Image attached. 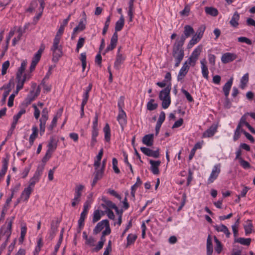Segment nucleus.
Here are the masks:
<instances>
[{
  "mask_svg": "<svg viewBox=\"0 0 255 255\" xmlns=\"http://www.w3.org/2000/svg\"><path fill=\"white\" fill-rule=\"evenodd\" d=\"M134 1V0H130L128 2V14L129 16V21L130 22L132 21L133 13L134 12V8L133 5Z\"/></svg>",
  "mask_w": 255,
  "mask_h": 255,
  "instance_id": "nucleus-28",
  "label": "nucleus"
},
{
  "mask_svg": "<svg viewBox=\"0 0 255 255\" xmlns=\"http://www.w3.org/2000/svg\"><path fill=\"white\" fill-rule=\"evenodd\" d=\"M105 140L109 142L111 139V129L108 124H106L103 128Z\"/></svg>",
  "mask_w": 255,
  "mask_h": 255,
  "instance_id": "nucleus-35",
  "label": "nucleus"
},
{
  "mask_svg": "<svg viewBox=\"0 0 255 255\" xmlns=\"http://www.w3.org/2000/svg\"><path fill=\"white\" fill-rule=\"evenodd\" d=\"M221 172V164H217L215 165L212 170L211 173L208 179L207 183L211 184L213 183L218 177Z\"/></svg>",
  "mask_w": 255,
  "mask_h": 255,
  "instance_id": "nucleus-7",
  "label": "nucleus"
},
{
  "mask_svg": "<svg viewBox=\"0 0 255 255\" xmlns=\"http://www.w3.org/2000/svg\"><path fill=\"white\" fill-rule=\"evenodd\" d=\"M126 59V56L121 53H117L116 60L114 63V68L119 70L120 68L121 64Z\"/></svg>",
  "mask_w": 255,
  "mask_h": 255,
  "instance_id": "nucleus-14",
  "label": "nucleus"
},
{
  "mask_svg": "<svg viewBox=\"0 0 255 255\" xmlns=\"http://www.w3.org/2000/svg\"><path fill=\"white\" fill-rule=\"evenodd\" d=\"M9 61L7 60L5 61L2 65V69H1V75H4L6 73L7 69L8 68L9 66Z\"/></svg>",
  "mask_w": 255,
  "mask_h": 255,
  "instance_id": "nucleus-51",
  "label": "nucleus"
},
{
  "mask_svg": "<svg viewBox=\"0 0 255 255\" xmlns=\"http://www.w3.org/2000/svg\"><path fill=\"white\" fill-rule=\"evenodd\" d=\"M32 133L30 134L29 142L30 146L33 144L34 141L38 136V128L36 126H33L32 128Z\"/></svg>",
  "mask_w": 255,
  "mask_h": 255,
  "instance_id": "nucleus-30",
  "label": "nucleus"
},
{
  "mask_svg": "<svg viewBox=\"0 0 255 255\" xmlns=\"http://www.w3.org/2000/svg\"><path fill=\"white\" fill-rule=\"evenodd\" d=\"M118 38V34L117 32H114L110 41V44L107 46L106 52H108L109 51L113 50L117 45Z\"/></svg>",
  "mask_w": 255,
  "mask_h": 255,
  "instance_id": "nucleus-15",
  "label": "nucleus"
},
{
  "mask_svg": "<svg viewBox=\"0 0 255 255\" xmlns=\"http://www.w3.org/2000/svg\"><path fill=\"white\" fill-rule=\"evenodd\" d=\"M84 188V186L81 184L77 185L76 186L75 188L74 197L72 199L71 202V205L72 207L76 206L80 203L82 191Z\"/></svg>",
  "mask_w": 255,
  "mask_h": 255,
  "instance_id": "nucleus-6",
  "label": "nucleus"
},
{
  "mask_svg": "<svg viewBox=\"0 0 255 255\" xmlns=\"http://www.w3.org/2000/svg\"><path fill=\"white\" fill-rule=\"evenodd\" d=\"M201 72L203 77L206 80L209 79V71L207 65V61L205 58L202 59L200 61Z\"/></svg>",
  "mask_w": 255,
  "mask_h": 255,
  "instance_id": "nucleus-13",
  "label": "nucleus"
},
{
  "mask_svg": "<svg viewBox=\"0 0 255 255\" xmlns=\"http://www.w3.org/2000/svg\"><path fill=\"white\" fill-rule=\"evenodd\" d=\"M10 84L9 83L6 87H5L4 86L1 88V89H3V88H5V89H7V91H5L3 94V97H2V102H5V100H6V99L7 97V96L9 95V92L10 91Z\"/></svg>",
  "mask_w": 255,
  "mask_h": 255,
  "instance_id": "nucleus-48",
  "label": "nucleus"
},
{
  "mask_svg": "<svg viewBox=\"0 0 255 255\" xmlns=\"http://www.w3.org/2000/svg\"><path fill=\"white\" fill-rule=\"evenodd\" d=\"M8 162L6 160H4L3 161L2 167L0 171V178L2 177L5 174L7 169Z\"/></svg>",
  "mask_w": 255,
  "mask_h": 255,
  "instance_id": "nucleus-45",
  "label": "nucleus"
},
{
  "mask_svg": "<svg viewBox=\"0 0 255 255\" xmlns=\"http://www.w3.org/2000/svg\"><path fill=\"white\" fill-rule=\"evenodd\" d=\"M126 118V114L124 110H121V111H119L117 117V120L119 122V123L121 125L122 128H124V126L127 124Z\"/></svg>",
  "mask_w": 255,
  "mask_h": 255,
  "instance_id": "nucleus-18",
  "label": "nucleus"
},
{
  "mask_svg": "<svg viewBox=\"0 0 255 255\" xmlns=\"http://www.w3.org/2000/svg\"><path fill=\"white\" fill-rule=\"evenodd\" d=\"M33 190V188L29 186H28L27 188H25L24 190L22 191L20 198L23 200L24 201H26L29 199L30 195Z\"/></svg>",
  "mask_w": 255,
  "mask_h": 255,
  "instance_id": "nucleus-27",
  "label": "nucleus"
},
{
  "mask_svg": "<svg viewBox=\"0 0 255 255\" xmlns=\"http://www.w3.org/2000/svg\"><path fill=\"white\" fill-rule=\"evenodd\" d=\"M238 40L240 42L246 43L249 45H251L252 43V41L246 37H240L238 38Z\"/></svg>",
  "mask_w": 255,
  "mask_h": 255,
  "instance_id": "nucleus-58",
  "label": "nucleus"
},
{
  "mask_svg": "<svg viewBox=\"0 0 255 255\" xmlns=\"http://www.w3.org/2000/svg\"><path fill=\"white\" fill-rule=\"evenodd\" d=\"M108 220H104L99 222L93 230L94 234H97L100 233L106 225H108Z\"/></svg>",
  "mask_w": 255,
  "mask_h": 255,
  "instance_id": "nucleus-19",
  "label": "nucleus"
},
{
  "mask_svg": "<svg viewBox=\"0 0 255 255\" xmlns=\"http://www.w3.org/2000/svg\"><path fill=\"white\" fill-rule=\"evenodd\" d=\"M30 78V76L29 74H24L23 75L19 73H16V80L18 90H21L23 88V84L26 80H28Z\"/></svg>",
  "mask_w": 255,
  "mask_h": 255,
  "instance_id": "nucleus-9",
  "label": "nucleus"
},
{
  "mask_svg": "<svg viewBox=\"0 0 255 255\" xmlns=\"http://www.w3.org/2000/svg\"><path fill=\"white\" fill-rule=\"evenodd\" d=\"M47 121V119H41V118L39 120V122H40V125H39L40 134L41 135H42L45 131V125H46Z\"/></svg>",
  "mask_w": 255,
  "mask_h": 255,
  "instance_id": "nucleus-43",
  "label": "nucleus"
},
{
  "mask_svg": "<svg viewBox=\"0 0 255 255\" xmlns=\"http://www.w3.org/2000/svg\"><path fill=\"white\" fill-rule=\"evenodd\" d=\"M51 154L52 152H50L49 151L47 150L45 155L42 159V163L41 164H44V166L45 165L46 162L50 158L51 156Z\"/></svg>",
  "mask_w": 255,
  "mask_h": 255,
  "instance_id": "nucleus-57",
  "label": "nucleus"
},
{
  "mask_svg": "<svg viewBox=\"0 0 255 255\" xmlns=\"http://www.w3.org/2000/svg\"><path fill=\"white\" fill-rule=\"evenodd\" d=\"M41 56V55L36 53L34 54L33 57L32 58L30 67V71H32L35 69L37 64L38 63L40 59Z\"/></svg>",
  "mask_w": 255,
  "mask_h": 255,
  "instance_id": "nucleus-31",
  "label": "nucleus"
},
{
  "mask_svg": "<svg viewBox=\"0 0 255 255\" xmlns=\"http://www.w3.org/2000/svg\"><path fill=\"white\" fill-rule=\"evenodd\" d=\"M217 126L216 125H212L208 129H207L202 135V137H210L213 136L217 132Z\"/></svg>",
  "mask_w": 255,
  "mask_h": 255,
  "instance_id": "nucleus-17",
  "label": "nucleus"
},
{
  "mask_svg": "<svg viewBox=\"0 0 255 255\" xmlns=\"http://www.w3.org/2000/svg\"><path fill=\"white\" fill-rule=\"evenodd\" d=\"M13 219L14 217H12L9 221H8V219H7L6 222L7 224L3 225L0 230L1 236L2 237H5L6 241L8 240L11 234V226Z\"/></svg>",
  "mask_w": 255,
  "mask_h": 255,
  "instance_id": "nucleus-4",
  "label": "nucleus"
},
{
  "mask_svg": "<svg viewBox=\"0 0 255 255\" xmlns=\"http://www.w3.org/2000/svg\"><path fill=\"white\" fill-rule=\"evenodd\" d=\"M110 21H111V18H110V16H108L107 18V20L105 22V26L103 28V32H102V34L103 35H105L107 30H108V27L109 26V25H110Z\"/></svg>",
  "mask_w": 255,
  "mask_h": 255,
  "instance_id": "nucleus-54",
  "label": "nucleus"
},
{
  "mask_svg": "<svg viewBox=\"0 0 255 255\" xmlns=\"http://www.w3.org/2000/svg\"><path fill=\"white\" fill-rule=\"evenodd\" d=\"M240 163L241 165L245 169H248L250 167V163L243 158L240 159Z\"/></svg>",
  "mask_w": 255,
  "mask_h": 255,
  "instance_id": "nucleus-62",
  "label": "nucleus"
},
{
  "mask_svg": "<svg viewBox=\"0 0 255 255\" xmlns=\"http://www.w3.org/2000/svg\"><path fill=\"white\" fill-rule=\"evenodd\" d=\"M57 146V140L53 136L51 137L48 144L47 151L52 153L56 149Z\"/></svg>",
  "mask_w": 255,
  "mask_h": 255,
  "instance_id": "nucleus-25",
  "label": "nucleus"
},
{
  "mask_svg": "<svg viewBox=\"0 0 255 255\" xmlns=\"http://www.w3.org/2000/svg\"><path fill=\"white\" fill-rule=\"evenodd\" d=\"M205 29V27H203V26L200 27L198 29V30L196 32V33L195 35L197 36V37H200V38H202V37L203 35V34H204Z\"/></svg>",
  "mask_w": 255,
  "mask_h": 255,
  "instance_id": "nucleus-60",
  "label": "nucleus"
},
{
  "mask_svg": "<svg viewBox=\"0 0 255 255\" xmlns=\"http://www.w3.org/2000/svg\"><path fill=\"white\" fill-rule=\"evenodd\" d=\"M26 64H27L26 61H23L21 62V66L19 68L18 70L17 73H20V74L23 75V73L24 72V70L25 69V67H26Z\"/></svg>",
  "mask_w": 255,
  "mask_h": 255,
  "instance_id": "nucleus-59",
  "label": "nucleus"
},
{
  "mask_svg": "<svg viewBox=\"0 0 255 255\" xmlns=\"http://www.w3.org/2000/svg\"><path fill=\"white\" fill-rule=\"evenodd\" d=\"M44 169V164H40L37 166L33 176L29 180L28 186L33 188L35 183L39 181Z\"/></svg>",
  "mask_w": 255,
  "mask_h": 255,
  "instance_id": "nucleus-3",
  "label": "nucleus"
},
{
  "mask_svg": "<svg viewBox=\"0 0 255 255\" xmlns=\"http://www.w3.org/2000/svg\"><path fill=\"white\" fill-rule=\"evenodd\" d=\"M249 81V74L247 73L242 77L240 81V87L242 89H244L247 85Z\"/></svg>",
  "mask_w": 255,
  "mask_h": 255,
  "instance_id": "nucleus-34",
  "label": "nucleus"
},
{
  "mask_svg": "<svg viewBox=\"0 0 255 255\" xmlns=\"http://www.w3.org/2000/svg\"><path fill=\"white\" fill-rule=\"evenodd\" d=\"M235 242L245 246H249L251 244V239L250 238H239L235 240Z\"/></svg>",
  "mask_w": 255,
  "mask_h": 255,
  "instance_id": "nucleus-40",
  "label": "nucleus"
},
{
  "mask_svg": "<svg viewBox=\"0 0 255 255\" xmlns=\"http://www.w3.org/2000/svg\"><path fill=\"white\" fill-rule=\"evenodd\" d=\"M58 225L59 222L58 221H52L51 222V228L49 231V238L51 239V240L53 239L55 236V235L57 231Z\"/></svg>",
  "mask_w": 255,
  "mask_h": 255,
  "instance_id": "nucleus-26",
  "label": "nucleus"
},
{
  "mask_svg": "<svg viewBox=\"0 0 255 255\" xmlns=\"http://www.w3.org/2000/svg\"><path fill=\"white\" fill-rule=\"evenodd\" d=\"M237 58L236 54L227 52L223 54L221 57V61L224 64L228 63L233 61Z\"/></svg>",
  "mask_w": 255,
  "mask_h": 255,
  "instance_id": "nucleus-10",
  "label": "nucleus"
},
{
  "mask_svg": "<svg viewBox=\"0 0 255 255\" xmlns=\"http://www.w3.org/2000/svg\"><path fill=\"white\" fill-rule=\"evenodd\" d=\"M140 150L146 155L148 156L157 158L159 156V149L156 150H152L145 147H140Z\"/></svg>",
  "mask_w": 255,
  "mask_h": 255,
  "instance_id": "nucleus-12",
  "label": "nucleus"
},
{
  "mask_svg": "<svg viewBox=\"0 0 255 255\" xmlns=\"http://www.w3.org/2000/svg\"><path fill=\"white\" fill-rule=\"evenodd\" d=\"M239 19L240 15L238 12L236 11L234 13L230 21L231 25L234 27H237L239 25L238 21L239 20Z\"/></svg>",
  "mask_w": 255,
  "mask_h": 255,
  "instance_id": "nucleus-33",
  "label": "nucleus"
},
{
  "mask_svg": "<svg viewBox=\"0 0 255 255\" xmlns=\"http://www.w3.org/2000/svg\"><path fill=\"white\" fill-rule=\"evenodd\" d=\"M101 218V216L100 211L98 210L95 211L93 213V222H97L100 220Z\"/></svg>",
  "mask_w": 255,
  "mask_h": 255,
  "instance_id": "nucleus-49",
  "label": "nucleus"
},
{
  "mask_svg": "<svg viewBox=\"0 0 255 255\" xmlns=\"http://www.w3.org/2000/svg\"><path fill=\"white\" fill-rule=\"evenodd\" d=\"M171 87L167 86L162 90H161L159 95V98L161 99H168L170 98L169 94L170 92Z\"/></svg>",
  "mask_w": 255,
  "mask_h": 255,
  "instance_id": "nucleus-29",
  "label": "nucleus"
},
{
  "mask_svg": "<svg viewBox=\"0 0 255 255\" xmlns=\"http://www.w3.org/2000/svg\"><path fill=\"white\" fill-rule=\"evenodd\" d=\"M149 163L151 164L150 170L154 175L158 174L159 173L158 167L159 166L161 162L159 160L154 161L150 160Z\"/></svg>",
  "mask_w": 255,
  "mask_h": 255,
  "instance_id": "nucleus-21",
  "label": "nucleus"
},
{
  "mask_svg": "<svg viewBox=\"0 0 255 255\" xmlns=\"http://www.w3.org/2000/svg\"><path fill=\"white\" fill-rule=\"evenodd\" d=\"M202 45H200L198 46L192 52L191 55L186 61L189 63V64L194 67L197 61L199 56H200L202 50Z\"/></svg>",
  "mask_w": 255,
  "mask_h": 255,
  "instance_id": "nucleus-5",
  "label": "nucleus"
},
{
  "mask_svg": "<svg viewBox=\"0 0 255 255\" xmlns=\"http://www.w3.org/2000/svg\"><path fill=\"white\" fill-rule=\"evenodd\" d=\"M153 134H148L144 135L142 139V143L148 146H151L153 143Z\"/></svg>",
  "mask_w": 255,
  "mask_h": 255,
  "instance_id": "nucleus-24",
  "label": "nucleus"
},
{
  "mask_svg": "<svg viewBox=\"0 0 255 255\" xmlns=\"http://www.w3.org/2000/svg\"><path fill=\"white\" fill-rule=\"evenodd\" d=\"M95 170L94 176L101 179L103 176L105 169H104L103 168H101L100 169Z\"/></svg>",
  "mask_w": 255,
  "mask_h": 255,
  "instance_id": "nucleus-52",
  "label": "nucleus"
},
{
  "mask_svg": "<svg viewBox=\"0 0 255 255\" xmlns=\"http://www.w3.org/2000/svg\"><path fill=\"white\" fill-rule=\"evenodd\" d=\"M214 241L216 243V247L215 250L218 254H220L222 250V244L216 237H214Z\"/></svg>",
  "mask_w": 255,
  "mask_h": 255,
  "instance_id": "nucleus-46",
  "label": "nucleus"
},
{
  "mask_svg": "<svg viewBox=\"0 0 255 255\" xmlns=\"http://www.w3.org/2000/svg\"><path fill=\"white\" fill-rule=\"evenodd\" d=\"M184 44L176 41L173 46L172 56L175 59V67L179 66L181 61L183 60L184 56V50L182 46Z\"/></svg>",
  "mask_w": 255,
  "mask_h": 255,
  "instance_id": "nucleus-2",
  "label": "nucleus"
},
{
  "mask_svg": "<svg viewBox=\"0 0 255 255\" xmlns=\"http://www.w3.org/2000/svg\"><path fill=\"white\" fill-rule=\"evenodd\" d=\"M200 37H197L196 35H193L192 39L190 40L188 45V47L189 48L192 47L193 45H194L195 44L198 43L201 39Z\"/></svg>",
  "mask_w": 255,
  "mask_h": 255,
  "instance_id": "nucleus-44",
  "label": "nucleus"
},
{
  "mask_svg": "<svg viewBox=\"0 0 255 255\" xmlns=\"http://www.w3.org/2000/svg\"><path fill=\"white\" fill-rule=\"evenodd\" d=\"M103 201L105 204V206H107V209H115L118 210V207L115 204L113 203L112 201L107 200L105 198H103Z\"/></svg>",
  "mask_w": 255,
  "mask_h": 255,
  "instance_id": "nucleus-37",
  "label": "nucleus"
},
{
  "mask_svg": "<svg viewBox=\"0 0 255 255\" xmlns=\"http://www.w3.org/2000/svg\"><path fill=\"white\" fill-rule=\"evenodd\" d=\"M65 27L63 26H60L57 33L53 39L52 46L50 50L52 52L53 57L52 60L55 63H57L59 58L62 56V46L59 44L61 36L63 33Z\"/></svg>",
  "mask_w": 255,
  "mask_h": 255,
  "instance_id": "nucleus-1",
  "label": "nucleus"
},
{
  "mask_svg": "<svg viewBox=\"0 0 255 255\" xmlns=\"http://www.w3.org/2000/svg\"><path fill=\"white\" fill-rule=\"evenodd\" d=\"M85 28V24L83 21H80L78 25L74 28V33L81 31Z\"/></svg>",
  "mask_w": 255,
  "mask_h": 255,
  "instance_id": "nucleus-47",
  "label": "nucleus"
},
{
  "mask_svg": "<svg viewBox=\"0 0 255 255\" xmlns=\"http://www.w3.org/2000/svg\"><path fill=\"white\" fill-rule=\"evenodd\" d=\"M37 96V94L34 93L33 91L30 92V94L27 95L25 99L26 104H30V103L33 101Z\"/></svg>",
  "mask_w": 255,
  "mask_h": 255,
  "instance_id": "nucleus-42",
  "label": "nucleus"
},
{
  "mask_svg": "<svg viewBox=\"0 0 255 255\" xmlns=\"http://www.w3.org/2000/svg\"><path fill=\"white\" fill-rule=\"evenodd\" d=\"M252 228L253 225L251 223H249L244 226V229L246 235H248L252 233Z\"/></svg>",
  "mask_w": 255,
  "mask_h": 255,
  "instance_id": "nucleus-56",
  "label": "nucleus"
},
{
  "mask_svg": "<svg viewBox=\"0 0 255 255\" xmlns=\"http://www.w3.org/2000/svg\"><path fill=\"white\" fill-rule=\"evenodd\" d=\"M190 64L187 61H185V63L183 64L182 67L180 69L178 76H177V80L178 81L182 80L187 74L188 73L189 68H190Z\"/></svg>",
  "mask_w": 255,
  "mask_h": 255,
  "instance_id": "nucleus-11",
  "label": "nucleus"
},
{
  "mask_svg": "<svg viewBox=\"0 0 255 255\" xmlns=\"http://www.w3.org/2000/svg\"><path fill=\"white\" fill-rule=\"evenodd\" d=\"M25 109L24 108H21L20 111L18 112L17 115H15L13 117V122L11 124V129L14 130L15 128L16 125L17 123L18 120L20 118L22 115L25 113Z\"/></svg>",
  "mask_w": 255,
  "mask_h": 255,
  "instance_id": "nucleus-20",
  "label": "nucleus"
},
{
  "mask_svg": "<svg viewBox=\"0 0 255 255\" xmlns=\"http://www.w3.org/2000/svg\"><path fill=\"white\" fill-rule=\"evenodd\" d=\"M137 239V236L135 234H129L127 237V247L133 244Z\"/></svg>",
  "mask_w": 255,
  "mask_h": 255,
  "instance_id": "nucleus-39",
  "label": "nucleus"
},
{
  "mask_svg": "<svg viewBox=\"0 0 255 255\" xmlns=\"http://www.w3.org/2000/svg\"><path fill=\"white\" fill-rule=\"evenodd\" d=\"M205 12L207 14L215 16L218 15V12L216 8L213 7H205Z\"/></svg>",
  "mask_w": 255,
  "mask_h": 255,
  "instance_id": "nucleus-41",
  "label": "nucleus"
},
{
  "mask_svg": "<svg viewBox=\"0 0 255 255\" xmlns=\"http://www.w3.org/2000/svg\"><path fill=\"white\" fill-rule=\"evenodd\" d=\"M160 100L162 101V107L164 109L168 108L171 103L170 98L161 99Z\"/></svg>",
  "mask_w": 255,
  "mask_h": 255,
  "instance_id": "nucleus-50",
  "label": "nucleus"
},
{
  "mask_svg": "<svg viewBox=\"0 0 255 255\" xmlns=\"http://www.w3.org/2000/svg\"><path fill=\"white\" fill-rule=\"evenodd\" d=\"M208 59L209 63L213 66L215 65L216 62V56L215 55L212 54H208Z\"/></svg>",
  "mask_w": 255,
  "mask_h": 255,
  "instance_id": "nucleus-64",
  "label": "nucleus"
},
{
  "mask_svg": "<svg viewBox=\"0 0 255 255\" xmlns=\"http://www.w3.org/2000/svg\"><path fill=\"white\" fill-rule=\"evenodd\" d=\"M125 23V19L123 15H121L119 20H118L116 23L115 25V32H117L118 31H121L124 27Z\"/></svg>",
  "mask_w": 255,
  "mask_h": 255,
  "instance_id": "nucleus-32",
  "label": "nucleus"
},
{
  "mask_svg": "<svg viewBox=\"0 0 255 255\" xmlns=\"http://www.w3.org/2000/svg\"><path fill=\"white\" fill-rule=\"evenodd\" d=\"M214 228L217 232L224 233L226 235L227 238H229L230 237L231 233L225 225L223 224L216 225L214 226Z\"/></svg>",
  "mask_w": 255,
  "mask_h": 255,
  "instance_id": "nucleus-23",
  "label": "nucleus"
},
{
  "mask_svg": "<svg viewBox=\"0 0 255 255\" xmlns=\"http://www.w3.org/2000/svg\"><path fill=\"white\" fill-rule=\"evenodd\" d=\"M241 131L244 133V134L245 135V136L247 137V138L251 142H252V143L254 142V141H255L254 138L253 136L251 134H250L249 133H248V132H247L246 131H245L244 129H242Z\"/></svg>",
  "mask_w": 255,
  "mask_h": 255,
  "instance_id": "nucleus-61",
  "label": "nucleus"
},
{
  "mask_svg": "<svg viewBox=\"0 0 255 255\" xmlns=\"http://www.w3.org/2000/svg\"><path fill=\"white\" fill-rule=\"evenodd\" d=\"M155 100L153 99H151L147 103L146 107L147 109L149 111H153L155 110L157 107L158 104L154 103Z\"/></svg>",
  "mask_w": 255,
  "mask_h": 255,
  "instance_id": "nucleus-38",
  "label": "nucleus"
},
{
  "mask_svg": "<svg viewBox=\"0 0 255 255\" xmlns=\"http://www.w3.org/2000/svg\"><path fill=\"white\" fill-rule=\"evenodd\" d=\"M85 38L80 37L79 39L77 44V47H76V51L77 52H78L79 51V49L83 46L84 43H85Z\"/></svg>",
  "mask_w": 255,
  "mask_h": 255,
  "instance_id": "nucleus-53",
  "label": "nucleus"
},
{
  "mask_svg": "<svg viewBox=\"0 0 255 255\" xmlns=\"http://www.w3.org/2000/svg\"><path fill=\"white\" fill-rule=\"evenodd\" d=\"M233 82V78H231L224 85L223 87V91L226 98L228 97L230 90L231 89Z\"/></svg>",
  "mask_w": 255,
  "mask_h": 255,
  "instance_id": "nucleus-22",
  "label": "nucleus"
},
{
  "mask_svg": "<svg viewBox=\"0 0 255 255\" xmlns=\"http://www.w3.org/2000/svg\"><path fill=\"white\" fill-rule=\"evenodd\" d=\"M57 119H58V118H57V116H55L53 118L51 124L48 127V130L51 131L53 130V128L55 127H56L57 122Z\"/></svg>",
  "mask_w": 255,
  "mask_h": 255,
  "instance_id": "nucleus-55",
  "label": "nucleus"
},
{
  "mask_svg": "<svg viewBox=\"0 0 255 255\" xmlns=\"http://www.w3.org/2000/svg\"><path fill=\"white\" fill-rule=\"evenodd\" d=\"M207 255H212L213 246L210 235H209L207 240Z\"/></svg>",
  "mask_w": 255,
  "mask_h": 255,
  "instance_id": "nucleus-36",
  "label": "nucleus"
},
{
  "mask_svg": "<svg viewBox=\"0 0 255 255\" xmlns=\"http://www.w3.org/2000/svg\"><path fill=\"white\" fill-rule=\"evenodd\" d=\"M118 38V34L117 32H114L110 41V44L107 46L106 52H108L109 51L113 50L117 45Z\"/></svg>",
  "mask_w": 255,
  "mask_h": 255,
  "instance_id": "nucleus-16",
  "label": "nucleus"
},
{
  "mask_svg": "<svg viewBox=\"0 0 255 255\" xmlns=\"http://www.w3.org/2000/svg\"><path fill=\"white\" fill-rule=\"evenodd\" d=\"M183 32L184 33L181 35V37L179 39H177L176 40L183 44L184 43L185 40L186 38L194 34V30L191 26L186 25L184 27Z\"/></svg>",
  "mask_w": 255,
  "mask_h": 255,
  "instance_id": "nucleus-8",
  "label": "nucleus"
},
{
  "mask_svg": "<svg viewBox=\"0 0 255 255\" xmlns=\"http://www.w3.org/2000/svg\"><path fill=\"white\" fill-rule=\"evenodd\" d=\"M165 119V114L164 112L162 111L159 115L157 123L162 125Z\"/></svg>",
  "mask_w": 255,
  "mask_h": 255,
  "instance_id": "nucleus-63",
  "label": "nucleus"
}]
</instances>
